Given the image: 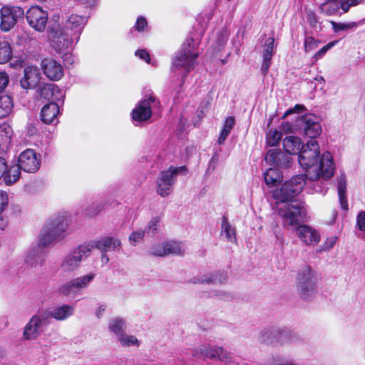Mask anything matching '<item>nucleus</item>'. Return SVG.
Instances as JSON below:
<instances>
[{
  "instance_id": "50",
  "label": "nucleus",
  "mask_w": 365,
  "mask_h": 365,
  "mask_svg": "<svg viewBox=\"0 0 365 365\" xmlns=\"http://www.w3.org/2000/svg\"><path fill=\"white\" fill-rule=\"evenodd\" d=\"M228 38V34L226 30H222L220 32L219 35L217 37V42L215 48L217 50H220L222 47L225 46Z\"/></svg>"
},
{
  "instance_id": "45",
  "label": "nucleus",
  "mask_w": 365,
  "mask_h": 365,
  "mask_svg": "<svg viewBox=\"0 0 365 365\" xmlns=\"http://www.w3.org/2000/svg\"><path fill=\"white\" fill-rule=\"evenodd\" d=\"M277 332L276 329H264L261 332L260 340L263 343H272L273 341L272 338L276 336Z\"/></svg>"
},
{
  "instance_id": "61",
  "label": "nucleus",
  "mask_w": 365,
  "mask_h": 365,
  "mask_svg": "<svg viewBox=\"0 0 365 365\" xmlns=\"http://www.w3.org/2000/svg\"><path fill=\"white\" fill-rule=\"evenodd\" d=\"M106 310V306L104 304H101L98 307L96 310L95 314L98 318H101L105 313Z\"/></svg>"
},
{
  "instance_id": "35",
  "label": "nucleus",
  "mask_w": 365,
  "mask_h": 365,
  "mask_svg": "<svg viewBox=\"0 0 365 365\" xmlns=\"http://www.w3.org/2000/svg\"><path fill=\"white\" fill-rule=\"evenodd\" d=\"M14 103L11 98L4 95L0 96V118L7 117L13 110Z\"/></svg>"
},
{
  "instance_id": "46",
  "label": "nucleus",
  "mask_w": 365,
  "mask_h": 365,
  "mask_svg": "<svg viewBox=\"0 0 365 365\" xmlns=\"http://www.w3.org/2000/svg\"><path fill=\"white\" fill-rule=\"evenodd\" d=\"M145 234V232L143 230H139L132 232L129 236L130 243L132 245L135 246L143 240Z\"/></svg>"
},
{
  "instance_id": "28",
  "label": "nucleus",
  "mask_w": 365,
  "mask_h": 365,
  "mask_svg": "<svg viewBox=\"0 0 365 365\" xmlns=\"http://www.w3.org/2000/svg\"><path fill=\"white\" fill-rule=\"evenodd\" d=\"M41 96L47 100L61 101L64 96L63 92L55 84H46L41 90Z\"/></svg>"
},
{
  "instance_id": "33",
  "label": "nucleus",
  "mask_w": 365,
  "mask_h": 365,
  "mask_svg": "<svg viewBox=\"0 0 365 365\" xmlns=\"http://www.w3.org/2000/svg\"><path fill=\"white\" fill-rule=\"evenodd\" d=\"M235 124V120L233 117H227L223 125V127L220 131V135L218 137L217 143L219 145H222L225 143L226 138L230 135L231 130H232L234 125Z\"/></svg>"
},
{
  "instance_id": "12",
  "label": "nucleus",
  "mask_w": 365,
  "mask_h": 365,
  "mask_svg": "<svg viewBox=\"0 0 365 365\" xmlns=\"http://www.w3.org/2000/svg\"><path fill=\"white\" fill-rule=\"evenodd\" d=\"M48 314L39 310L33 315L24 328L23 337L26 340H34L40 334L41 328L48 324Z\"/></svg>"
},
{
  "instance_id": "53",
  "label": "nucleus",
  "mask_w": 365,
  "mask_h": 365,
  "mask_svg": "<svg viewBox=\"0 0 365 365\" xmlns=\"http://www.w3.org/2000/svg\"><path fill=\"white\" fill-rule=\"evenodd\" d=\"M361 2V0H341L343 13H346L351 6H355Z\"/></svg>"
},
{
  "instance_id": "14",
  "label": "nucleus",
  "mask_w": 365,
  "mask_h": 365,
  "mask_svg": "<svg viewBox=\"0 0 365 365\" xmlns=\"http://www.w3.org/2000/svg\"><path fill=\"white\" fill-rule=\"evenodd\" d=\"M19 165L25 172L35 173L41 166L40 155L32 149H26L19 157Z\"/></svg>"
},
{
  "instance_id": "5",
  "label": "nucleus",
  "mask_w": 365,
  "mask_h": 365,
  "mask_svg": "<svg viewBox=\"0 0 365 365\" xmlns=\"http://www.w3.org/2000/svg\"><path fill=\"white\" fill-rule=\"evenodd\" d=\"M297 282V291L300 298L308 300L315 296L317 292V277L309 267H305L299 272Z\"/></svg>"
},
{
  "instance_id": "10",
  "label": "nucleus",
  "mask_w": 365,
  "mask_h": 365,
  "mask_svg": "<svg viewBox=\"0 0 365 365\" xmlns=\"http://www.w3.org/2000/svg\"><path fill=\"white\" fill-rule=\"evenodd\" d=\"M185 167H170L162 171L157 180V192L161 197L168 196L173 190L177 175L185 170Z\"/></svg>"
},
{
  "instance_id": "17",
  "label": "nucleus",
  "mask_w": 365,
  "mask_h": 365,
  "mask_svg": "<svg viewBox=\"0 0 365 365\" xmlns=\"http://www.w3.org/2000/svg\"><path fill=\"white\" fill-rule=\"evenodd\" d=\"M41 66L43 73L51 81H58L64 74L63 66L56 59L45 58L41 61Z\"/></svg>"
},
{
  "instance_id": "48",
  "label": "nucleus",
  "mask_w": 365,
  "mask_h": 365,
  "mask_svg": "<svg viewBox=\"0 0 365 365\" xmlns=\"http://www.w3.org/2000/svg\"><path fill=\"white\" fill-rule=\"evenodd\" d=\"M103 209V205L102 203H94L85 211V215L92 217L98 215Z\"/></svg>"
},
{
  "instance_id": "49",
  "label": "nucleus",
  "mask_w": 365,
  "mask_h": 365,
  "mask_svg": "<svg viewBox=\"0 0 365 365\" xmlns=\"http://www.w3.org/2000/svg\"><path fill=\"white\" fill-rule=\"evenodd\" d=\"M159 227V220L157 219H153L148 222V225L143 230L146 234L153 235L158 230Z\"/></svg>"
},
{
  "instance_id": "59",
  "label": "nucleus",
  "mask_w": 365,
  "mask_h": 365,
  "mask_svg": "<svg viewBox=\"0 0 365 365\" xmlns=\"http://www.w3.org/2000/svg\"><path fill=\"white\" fill-rule=\"evenodd\" d=\"M7 171V163L6 160L0 158V179L4 176Z\"/></svg>"
},
{
  "instance_id": "15",
  "label": "nucleus",
  "mask_w": 365,
  "mask_h": 365,
  "mask_svg": "<svg viewBox=\"0 0 365 365\" xmlns=\"http://www.w3.org/2000/svg\"><path fill=\"white\" fill-rule=\"evenodd\" d=\"M52 44L54 49L58 53H63L69 48L76 41L74 36L68 31H52L51 32Z\"/></svg>"
},
{
  "instance_id": "2",
  "label": "nucleus",
  "mask_w": 365,
  "mask_h": 365,
  "mask_svg": "<svg viewBox=\"0 0 365 365\" xmlns=\"http://www.w3.org/2000/svg\"><path fill=\"white\" fill-rule=\"evenodd\" d=\"M68 223L69 217L66 214L58 215L48 222L39 235L38 246L27 251L25 262L33 267L41 265L44 262V255L41 246L46 247L63 239Z\"/></svg>"
},
{
  "instance_id": "44",
  "label": "nucleus",
  "mask_w": 365,
  "mask_h": 365,
  "mask_svg": "<svg viewBox=\"0 0 365 365\" xmlns=\"http://www.w3.org/2000/svg\"><path fill=\"white\" fill-rule=\"evenodd\" d=\"M320 43V41L315 39L312 36H306L304 42V51L306 53H309L316 49Z\"/></svg>"
},
{
  "instance_id": "26",
  "label": "nucleus",
  "mask_w": 365,
  "mask_h": 365,
  "mask_svg": "<svg viewBox=\"0 0 365 365\" xmlns=\"http://www.w3.org/2000/svg\"><path fill=\"white\" fill-rule=\"evenodd\" d=\"M274 39L272 37H269L265 40L263 46V63L262 65V71L266 74L271 65L272 57L274 53Z\"/></svg>"
},
{
  "instance_id": "51",
  "label": "nucleus",
  "mask_w": 365,
  "mask_h": 365,
  "mask_svg": "<svg viewBox=\"0 0 365 365\" xmlns=\"http://www.w3.org/2000/svg\"><path fill=\"white\" fill-rule=\"evenodd\" d=\"M337 241V237L336 236H330L327 237L323 245L321 247L322 251H329L334 247L336 242Z\"/></svg>"
},
{
  "instance_id": "16",
  "label": "nucleus",
  "mask_w": 365,
  "mask_h": 365,
  "mask_svg": "<svg viewBox=\"0 0 365 365\" xmlns=\"http://www.w3.org/2000/svg\"><path fill=\"white\" fill-rule=\"evenodd\" d=\"M298 125L304 129L305 135L312 139L317 138L322 133L318 118L312 114L302 116L298 120Z\"/></svg>"
},
{
  "instance_id": "34",
  "label": "nucleus",
  "mask_w": 365,
  "mask_h": 365,
  "mask_svg": "<svg viewBox=\"0 0 365 365\" xmlns=\"http://www.w3.org/2000/svg\"><path fill=\"white\" fill-rule=\"evenodd\" d=\"M337 191L339 198V202L343 210H348V202L346 196V182L344 177L341 176L338 180L337 183Z\"/></svg>"
},
{
  "instance_id": "55",
  "label": "nucleus",
  "mask_w": 365,
  "mask_h": 365,
  "mask_svg": "<svg viewBox=\"0 0 365 365\" xmlns=\"http://www.w3.org/2000/svg\"><path fill=\"white\" fill-rule=\"evenodd\" d=\"M356 227L361 231H365V212L361 211L356 217Z\"/></svg>"
},
{
  "instance_id": "60",
  "label": "nucleus",
  "mask_w": 365,
  "mask_h": 365,
  "mask_svg": "<svg viewBox=\"0 0 365 365\" xmlns=\"http://www.w3.org/2000/svg\"><path fill=\"white\" fill-rule=\"evenodd\" d=\"M304 107L302 105H296L295 107L294 108H292V109H289L283 115V118H285L287 115L291 114V113H295V112H299L302 110H304Z\"/></svg>"
},
{
  "instance_id": "13",
  "label": "nucleus",
  "mask_w": 365,
  "mask_h": 365,
  "mask_svg": "<svg viewBox=\"0 0 365 365\" xmlns=\"http://www.w3.org/2000/svg\"><path fill=\"white\" fill-rule=\"evenodd\" d=\"M26 19L29 25L38 32H43L48 21V14L40 6H34L28 9Z\"/></svg>"
},
{
  "instance_id": "63",
  "label": "nucleus",
  "mask_w": 365,
  "mask_h": 365,
  "mask_svg": "<svg viewBox=\"0 0 365 365\" xmlns=\"http://www.w3.org/2000/svg\"><path fill=\"white\" fill-rule=\"evenodd\" d=\"M211 297L212 296H217L219 298L221 299H227L229 298V294L226 292H215L214 294H210Z\"/></svg>"
},
{
  "instance_id": "37",
  "label": "nucleus",
  "mask_w": 365,
  "mask_h": 365,
  "mask_svg": "<svg viewBox=\"0 0 365 365\" xmlns=\"http://www.w3.org/2000/svg\"><path fill=\"white\" fill-rule=\"evenodd\" d=\"M13 52L10 43L7 41H0V64L9 62L12 57Z\"/></svg>"
},
{
  "instance_id": "62",
  "label": "nucleus",
  "mask_w": 365,
  "mask_h": 365,
  "mask_svg": "<svg viewBox=\"0 0 365 365\" xmlns=\"http://www.w3.org/2000/svg\"><path fill=\"white\" fill-rule=\"evenodd\" d=\"M282 130L287 133L292 132V126L290 123L284 122L282 124Z\"/></svg>"
},
{
  "instance_id": "3",
  "label": "nucleus",
  "mask_w": 365,
  "mask_h": 365,
  "mask_svg": "<svg viewBox=\"0 0 365 365\" xmlns=\"http://www.w3.org/2000/svg\"><path fill=\"white\" fill-rule=\"evenodd\" d=\"M277 210L282 220L284 227H290L294 230L302 221L305 212L300 201L277 202Z\"/></svg>"
},
{
  "instance_id": "4",
  "label": "nucleus",
  "mask_w": 365,
  "mask_h": 365,
  "mask_svg": "<svg viewBox=\"0 0 365 365\" xmlns=\"http://www.w3.org/2000/svg\"><path fill=\"white\" fill-rule=\"evenodd\" d=\"M196 48V43L192 38L186 39L182 49L173 60V70H182L185 73L190 72L197 64L196 59L199 53Z\"/></svg>"
},
{
  "instance_id": "47",
  "label": "nucleus",
  "mask_w": 365,
  "mask_h": 365,
  "mask_svg": "<svg viewBox=\"0 0 365 365\" xmlns=\"http://www.w3.org/2000/svg\"><path fill=\"white\" fill-rule=\"evenodd\" d=\"M150 254L158 257L166 256V242L158 244L153 246L150 250Z\"/></svg>"
},
{
  "instance_id": "64",
  "label": "nucleus",
  "mask_w": 365,
  "mask_h": 365,
  "mask_svg": "<svg viewBox=\"0 0 365 365\" xmlns=\"http://www.w3.org/2000/svg\"><path fill=\"white\" fill-rule=\"evenodd\" d=\"M11 66L12 67H22L23 66V61L21 60H16L14 62L11 63Z\"/></svg>"
},
{
  "instance_id": "32",
  "label": "nucleus",
  "mask_w": 365,
  "mask_h": 365,
  "mask_svg": "<svg viewBox=\"0 0 365 365\" xmlns=\"http://www.w3.org/2000/svg\"><path fill=\"white\" fill-rule=\"evenodd\" d=\"M221 235L224 237L227 241L232 243H236V231L235 228L232 226L226 217H223L221 226Z\"/></svg>"
},
{
  "instance_id": "19",
  "label": "nucleus",
  "mask_w": 365,
  "mask_h": 365,
  "mask_svg": "<svg viewBox=\"0 0 365 365\" xmlns=\"http://www.w3.org/2000/svg\"><path fill=\"white\" fill-rule=\"evenodd\" d=\"M85 245L89 249L90 254L93 249H98L103 252H106L107 251L118 250L121 246L119 240L109 237L93 240Z\"/></svg>"
},
{
  "instance_id": "22",
  "label": "nucleus",
  "mask_w": 365,
  "mask_h": 365,
  "mask_svg": "<svg viewBox=\"0 0 365 365\" xmlns=\"http://www.w3.org/2000/svg\"><path fill=\"white\" fill-rule=\"evenodd\" d=\"M86 23V17L77 14H71L66 21L64 30L71 33L74 36L76 42H77Z\"/></svg>"
},
{
  "instance_id": "43",
  "label": "nucleus",
  "mask_w": 365,
  "mask_h": 365,
  "mask_svg": "<svg viewBox=\"0 0 365 365\" xmlns=\"http://www.w3.org/2000/svg\"><path fill=\"white\" fill-rule=\"evenodd\" d=\"M331 24L335 33L340 31L354 29L357 27V24L356 22L337 23L332 21H331Z\"/></svg>"
},
{
  "instance_id": "1",
  "label": "nucleus",
  "mask_w": 365,
  "mask_h": 365,
  "mask_svg": "<svg viewBox=\"0 0 365 365\" xmlns=\"http://www.w3.org/2000/svg\"><path fill=\"white\" fill-rule=\"evenodd\" d=\"M298 162L307 170V177L311 180H327L334 174L335 166L331 154L325 152L320 155L319 145L314 139L309 140L302 147L299 153Z\"/></svg>"
},
{
  "instance_id": "56",
  "label": "nucleus",
  "mask_w": 365,
  "mask_h": 365,
  "mask_svg": "<svg viewBox=\"0 0 365 365\" xmlns=\"http://www.w3.org/2000/svg\"><path fill=\"white\" fill-rule=\"evenodd\" d=\"M9 78L6 72H0V91H4L8 86Z\"/></svg>"
},
{
  "instance_id": "54",
  "label": "nucleus",
  "mask_w": 365,
  "mask_h": 365,
  "mask_svg": "<svg viewBox=\"0 0 365 365\" xmlns=\"http://www.w3.org/2000/svg\"><path fill=\"white\" fill-rule=\"evenodd\" d=\"M9 204V197L6 192L0 190V214L6 209Z\"/></svg>"
},
{
  "instance_id": "8",
  "label": "nucleus",
  "mask_w": 365,
  "mask_h": 365,
  "mask_svg": "<svg viewBox=\"0 0 365 365\" xmlns=\"http://www.w3.org/2000/svg\"><path fill=\"white\" fill-rule=\"evenodd\" d=\"M192 354L204 359H217L225 363L232 360L230 354L224 350L222 346L210 344H202L195 347L192 350Z\"/></svg>"
},
{
  "instance_id": "18",
  "label": "nucleus",
  "mask_w": 365,
  "mask_h": 365,
  "mask_svg": "<svg viewBox=\"0 0 365 365\" xmlns=\"http://www.w3.org/2000/svg\"><path fill=\"white\" fill-rule=\"evenodd\" d=\"M297 236L305 245L314 246L320 241V235L314 228L306 225H299L294 229Z\"/></svg>"
},
{
  "instance_id": "7",
  "label": "nucleus",
  "mask_w": 365,
  "mask_h": 365,
  "mask_svg": "<svg viewBox=\"0 0 365 365\" xmlns=\"http://www.w3.org/2000/svg\"><path fill=\"white\" fill-rule=\"evenodd\" d=\"M89 255V249L86 245H80L62 258L60 269L63 273L71 274L80 267L82 261Z\"/></svg>"
},
{
  "instance_id": "39",
  "label": "nucleus",
  "mask_w": 365,
  "mask_h": 365,
  "mask_svg": "<svg viewBox=\"0 0 365 365\" xmlns=\"http://www.w3.org/2000/svg\"><path fill=\"white\" fill-rule=\"evenodd\" d=\"M20 169L21 168L19 165L12 166L9 169L7 168V171L3 177L6 185H11L19 180L21 174Z\"/></svg>"
},
{
  "instance_id": "38",
  "label": "nucleus",
  "mask_w": 365,
  "mask_h": 365,
  "mask_svg": "<svg viewBox=\"0 0 365 365\" xmlns=\"http://www.w3.org/2000/svg\"><path fill=\"white\" fill-rule=\"evenodd\" d=\"M265 183L269 186H274L277 182L282 179V176L279 170L276 168H269L264 174Z\"/></svg>"
},
{
  "instance_id": "30",
  "label": "nucleus",
  "mask_w": 365,
  "mask_h": 365,
  "mask_svg": "<svg viewBox=\"0 0 365 365\" xmlns=\"http://www.w3.org/2000/svg\"><path fill=\"white\" fill-rule=\"evenodd\" d=\"M227 281V277L222 273L204 274L200 277H193L191 282L194 284H223Z\"/></svg>"
},
{
  "instance_id": "57",
  "label": "nucleus",
  "mask_w": 365,
  "mask_h": 365,
  "mask_svg": "<svg viewBox=\"0 0 365 365\" xmlns=\"http://www.w3.org/2000/svg\"><path fill=\"white\" fill-rule=\"evenodd\" d=\"M146 26H147L146 19L143 17H138L136 21L135 26V29L138 30V31H143L144 28H145Z\"/></svg>"
},
{
  "instance_id": "41",
  "label": "nucleus",
  "mask_w": 365,
  "mask_h": 365,
  "mask_svg": "<svg viewBox=\"0 0 365 365\" xmlns=\"http://www.w3.org/2000/svg\"><path fill=\"white\" fill-rule=\"evenodd\" d=\"M167 255H183L185 252V246L178 242L170 241L166 242Z\"/></svg>"
},
{
  "instance_id": "23",
  "label": "nucleus",
  "mask_w": 365,
  "mask_h": 365,
  "mask_svg": "<svg viewBox=\"0 0 365 365\" xmlns=\"http://www.w3.org/2000/svg\"><path fill=\"white\" fill-rule=\"evenodd\" d=\"M41 75L36 66H29L24 68V77L20 81L21 86L24 89L34 88L40 81Z\"/></svg>"
},
{
  "instance_id": "6",
  "label": "nucleus",
  "mask_w": 365,
  "mask_h": 365,
  "mask_svg": "<svg viewBox=\"0 0 365 365\" xmlns=\"http://www.w3.org/2000/svg\"><path fill=\"white\" fill-rule=\"evenodd\" d=\"M305 183V177L299 175L286 181L280 187L273 192V197L278 202L296 201L295 197L298 195Z\"/></svg>"
},
{
  "instance_id": "20",
  "label": "nucleus",
  "mask_w": 365,
  "mask_h": 365,
  "mask_svg": "<svg viewBox=\"0 0 365 365\" xmlns=\"http://www.w3.org/2000/svg\"><path fill=\"white\" fill-rule=\"evenodd\" d=\"M155 102V98L150 96L140 101L133 110L132 118L135 121H145L151 116V103Z\"/></svg>"
},
{
  "instance_id": "36",
  "label": "nucleus",
  "mask_w": 365,
  "mask_h": 365,
  "mask_svg": "<svg viewBox=\"0 0 365 365\" xmlns=\"http://www.w3.org/2000/svg\"><path fill=\"white\" fill-rule=\"evenodd\" d=\"M108 329L118 339L120 335L125 333L126 329L125 322L123 319L114 318L110 321Z\"/></svg>"
},
{
  "instance_id": "21",
  "label": "nucleus",
  "mask_w": 365,
  "mask_h": 365,
  "mask_svg": "<svg viewBox=\"0 0 365 365\" xmlns=\"http://www.w3.org/2000/svg\"><path fill=\"white\" fill-rule=\"evenodd\" d=\"M291 157L279 149L269 150L265 156L266 162L279 168H288L291 164Z\"/></svg>"
},
{
  "instance_id": "25",
  "label": "nucleus",
  "mask_w": 365,
  "mask_h": 365,
  "mask_svg": "<svg viewBox=\"0 0 365 365\" xmlns=\"http://www.w3.org/2000/svg\"><path fill=\"white\" fill-rule=\"evenodd\" d=\"M304 145L300 138L293 135L287 136L282 140L283 148L289 155H299Z\"/></svg>"
},
{
  "instance_id": "9",
  "label": "nucleus",
  "mask_w": 365,
  "mask_h": 365,
  "mask_svg": "<svg viewBox=\"0 0 365 365\" xmlns=\"http://www.w3.org/2000/svg\"><path fill=\"white\" fill-rule=\"evenodd\" d=\"M24 16V9L19 6L4 5L0 9V29L3 31H10Z\"/></svg>"
},
{
  "instance_id": "11",
  "label": "nucleus",
  "mask_w": 365,
  "mask_h": 365,
  "mask_svg": "<svg viewBox=\"0 0 365 365\" xmlns=\"http://www.w3.org/2000/svg\"><path fill=\"white\" fill-rule=\"evenodd\" d=\"M95 277V273L89 272L87 274L73 279L61 284L58 288V292L66 297L75 295L81 290L88 288Z\"/></svg>"
},
{
  "instance_id": "27",
  "label": "nucleus",
  "mask_w": 365,
  "mask_h": 365,
  "mask_svg": "<svg viewBox=\"0 0 365 365\" xmlns=\"http://www.w3.org/2000/svg\"><path fill=\"white\" fill-rule=\"evenodd\" d=\"M59 114V107L56 103L51 102L45 105L41 109V119L47 124L57 122V116Z\"/></svg>"
},
{
  "instance_id": "29",
  "label": "nucleus",
  "mask_w": 365,
  "mask_h": 365,
  "mask_svg": "<svg viewBox=\"0 0 365 365\" xmlns=\"http://www.w3.org/2000/svg\"><path fill=\"white\" fill-rule=\"evenodd\" d=\"M13 130L7 123L0 125V153L6 152L9 148Z\"/></svg>"
},
{
  "instance_id": "40",
  "label": "nucleus",
  "mask_w": 365,
  "mask_h": 365,
  "mask_svg": "<svg viewBox=\"0 0 365 365\" xmlns=\"http://www.w3.org/2000/svg\"><path fill=\"white\" fill-rule=\"evenodd\" d=\"M118 341L123 346L125 347H139L140 345V341L135 336L128 334L125 332L120 336Z\"/></svg>"
},
{
  "instance_id": "24",
  "label": "nucleus",
  "mask_w": 365,
  "mask_h": 365,
  "mask_svg": "<svg viewBox=\"0 0 365 365\" xmlns=\"http://www.w3.org/2000/svg\"><path fill=\"white\" fill-rule=\"evenodd\" d=\"M43 312L47 313V320L48 321L51 317L58 321H63L68 319L73 315L74 308L73 306L64 304L62 306L56 307L52 310L44 309Z\"/></svg>"
},
{
  "instance_id": "31",
  "label": "nucleus",
  "mask_w": 365,
  "mask_h": 365,
  "mask_svg": "<svg viewBox=\"0 0 365 365\" xmlns=\"http://www.w3.org/2000/svg\"><path fill=\"white\" fill-rule=\"evenodd\" d=\"M322 13L326 15L331 16L336 14L339 10H342L341 0H327L320 6Z\"/></svg>"
},
{
  "instance_id": "52",
  "label": "nucleus",
  "mask_w": 365,
  "mask_h": 365,
  "mask_svg": "<svg viewBox=\"0 0 365 365\" xmlns=\"http://www.w3.org/2000/svg\"><path fill=\"white\" fill-rule=\"evenodd\" d=\"M336 41H331L323 46L319 51H317L314 56V59L315 61H318L321 58L330 48H331L335 44Z\"/></svg>"
},
{
  "instance_id": "42",
  "label": "nucleus",
  "mask_w": 365,
  "mask_h": 365,
  "mask_svg": "<svg viewBox=\"0 0 365 365\" xmlns=\"http://www.w3.org/2000/svg\"><path fill=\"white\" fill-rule=\"evenodd\" d=\"M282 138L281 132L275 129H270L266 133V143L269 146L278 145Z\"/></svg>"
},
{
  "instance_id": "58",
  "label": "nucleus",
  "mask_w": 365,
  "mask_h": 365,
  "mask_svg": "<svg viewBox=\"0 0 365 365\" xmlns=\"http://www.w3.org/2000/svg\"><path fill=\"white\" fill-rule=\"evenodd\" d=\"M135 55L138 56L140 58L144 60L145 62H150V56L148 51L143 49L138 50L135 52Z\"/></svg>"
}]
</instances>
